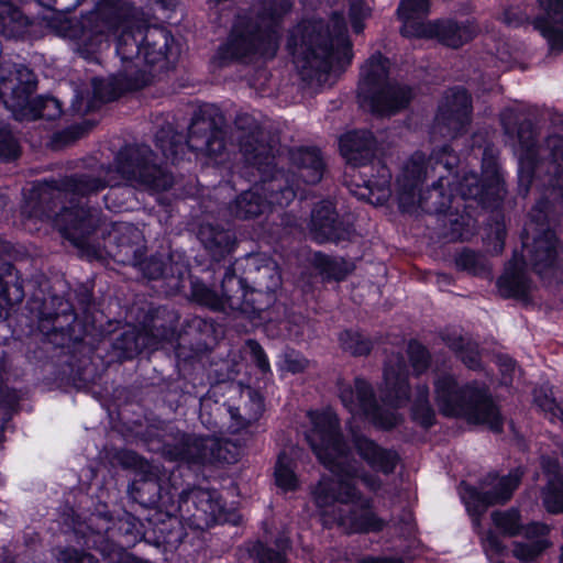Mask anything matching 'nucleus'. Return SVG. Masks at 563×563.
Masks as SVG:
<instances>
[{"instance_id": "f257e3e1", "label": "nucleus", "mask_w": 563, "mask_h": 563, "mask_svg": "<svg viewBox=\"0 0 563 563\" xmlns=\"http://www.w3.org/2000/svg\"><path fill=\"white\" fill-rule=\"evenodd\" d=\"M176 462L169 476L172 494L177 495V509L185 519L166 514L147 529L146 543L163 552H174L181 544H195L196 539L217 525L239 526L242 522L240 512V488L235 479L229 478L228 486L222 489L201 488L188 485L179 490L177 474L191 466H207L218 464L234 465L241 460H166Z\"/></svg>"}, {"instance_id": "f03ea898", "label": "nucleus", "mask_w": 563, "mask_h": 563, "mask_svg": "<svg viewBox=\"0 0 563 563\" xmlns=\"http://www.w3.org/2000/svg\"><path fill=\"white\" fill-rule=\"evenodd\" d=\"M112 166L76 173L57 180L36 184L29 192L21 213L27 219L53 223L67 239L80 242L98 223V212L80 199L97 195L107 187H118Z\"/></svg>"}, {"instance_id": "7ed1b4c3", "label": "nucleus", "mask_w": 563, "mask_h": 563, "mask_svg": "<svg viewBox=\"0 0 563 563\" xmlns=\"http://www.w3.org/2000/svg\"><path fill=\"white\" fill-rule=\"evenodd\" d=\"M288 48L303 81L310 86L325 84L334 60L350 63L352 58L343 14L334 12L330 22L302 21L291 31Z\"/></svg>"}, {"instance_id": "20e7f679", "label": "nucleus", "mask_w": 563, "mask_h": 563, "mask_svg": "<svg viewBox=\"0 0 563 563\" xmlns=\"http://www.w3.org/2000/svg\"><path fill=\"white\" fill-rule=\"evenodd\" d=\"M290 0H265L235 15L225 43L218 48L222 63L273 58L279 46L283 18L291 10Z\"/></svg>"}, {"instance_id": "39448f33", "label": "nucleus", "mask_w": 563, "mask_h": 563, "mask_svg": "<svg viewBox=\"0 0 563 563\" xmlns=\"http://www.w3.org/2000/svg\"><path fill=\"white\" fill-rule=\"evenodd\" d=\"M233 135L245 163L255 167L261 175L255 185L268 208L287 207L301 190L300 181L276 167L277 148L267 140L262 124L249 113H238Z\"/></svg>"}, {"instance_id": "423d86ee", "label": "nucleus", "mask_w": 563, "mask_h": 563, "mask_svg": "<svg viewBox=\"0 0 563 563\" xmlns=\"http://www.w3.org/2000/svg\"><path fill=\"white\" fill-rule=\"evenodd\" d=\"M38 2L57 13L75 9L81 0H38ZM139 10L122 0H99L96 7L78 19L58 14L47 22L53 33L60 37L76 41L86 52H92L109 33L136 18Z\"/></svg>"}, {"instance_id": "0eeeda50", "label": "nucleus", "mask_w": 563, "mask_h": 563, "mask_svg": "<svg viewBox=\"0 0 563 563\" xmlns=\"http://www.w3.org/2000/svg\"><path fill=\"white\" fill-rule=\"evenodd\" d=\"M433 386L434 400L443 416L483 424L496 433L503 431L504 417L484 384L473 382L460 386L453 375L440 373L434 377Z\"/></svg>"}, {"instance_id": "6e6552de", "label": "nucleus", "mask_w": 563, "mask_h": 563, "mask_svg": "<svg viewBox=\"0 0 563 563\" xmlns=\"http://www.w3.org/2000/svg\"><path fill=\"white\" fill-rule=\"evenodd\" d=\"M225 126L227 121L220 109L214 106H205L195 112L186 142L180 133L167 124L156 132V146L172 164L183 158L186 147L217 158L227 148Z\"/></svg>"}, {"instance_id": "1a4fd4ad", "label": "nucleus", "mask_w": 563, "mask_h": 563, "mask_svg": "<svg viewBox=\"0 0 563 563\" xmlns=\"http://www.w3.org/2000/svg\"><path fill=\"white\" fill-rule=\"evenodd\" d=\"M92 517L103 520V525L99 530H93L89 525L90 532L85 536L84 544L99 553L106 563H125L126 550L140 541L146 542L147 529L128 511L114 519L108 504L99 503Z\"/></svg>"}, {"instance_id": "9d476101", "label": "nucleus", "mask_w": 563, "mask_h": 563, "mask_svg": "<svg viewBox=\"0 0 563 563\" xmlns=\"http://www.w3.org/2000/svg\"><path fill=\"white\" fill-rule=\"evenodd\" d=\"M500 122L507 135H517L519 144L525 151L520 157L519 169V188L523 195L528 192L533 177L541 173L544 163L548 162L550 165H553L555 169L563 168L562 135H549L542 145H536L531 123L525 121L517 126L518 118L515 111H503Z\"/></svg>"}, {"instance_id": "9b49d317", "label": "nucleus", "mask_w": 563, "mask_h": 563, "mask_svg": "<svg viewBox=\"0 0 563 563\" xmlns=\"http://www.w3.org/2000/svg\"><path fill=\"white\" fill-rule=\"evenodd\" d=\"M35 74L24 65H16L7 75L0 76V98L14 119L56 120L62 113L60 102L53 97L31 99L36 89Z\"/></svg>"}, {"instance_id": "f8f14e48", "label": "nucleus", "mask_w": 563, "mask_h": 563, "mask_svg": "<svg viewBox=\"0 0 563 563\" xmlns=\"http://www.w3.org/2000/svg\"><path fill=\"white\" fill-rule=\"evenodd\" d=\"M550 202L540 200L529 213L525 227V257L534 272L542 278H549L563 269V246L550 228L548 210Z\"/></svg>"}, {"instance_id": "ddd939ff", "label": "nucleus", "mask_w": 563, "mask_h": 563, "mask_svg": "<svg viewBox=\"0 0 563 563\" xmlns=\"http://www.w3.org/2000/svg\"><path fill=\"white\" fill-rule=\"evenodd\" d=\"M174 38L172 33L162 26L139 25L126 26L120 34L117 43V53L122 63L139 64V69H164L172 55Z\"/></svg>"}, {"instance_id": "4468645a", "label": "nucleus", "mask_w": 563, "mask_h": 563, "mask_svg": "<svg viewBox=\"0 0 563 563\" xmlns=\"http://www.w3.org/2000/svg\"><path fill=\"white\" fill-rule=\"evenodd\" d=\"M113 174L123 184L137 189L164 191L174 184L173 175L156 163L155 154L147 145H129L115 156Z\"/></svg>"}, {"instance_id": "2eb2a0df", "label": "nucleus", "mask_w": 563, "mask_h": 563, "mask_svg": "<svg viewBox=\"0 0 563 563\" xmlns=\"http://www.w3.org/2000/svg\"><path fill=\"white\" fill-rule=\"evenodd\" d=\"M338 396L353 416L369 420L375 427L390 430L402 422L396 410L383 409L377 402L373 386L363 377H355L353 384L338 379Z\"/></svg>"}, {"instance_id": "dca6fc26", "label": "nucleus", "mask_w": 563, "mask_h": 563, "mask_svg": "<svg viewBox=\"0 0 563 563\" xmlns=\"http://www.w3.org/2000/svg\"><path fill=\"white\" fill-rule=\"evenodd\" d=\"M152 80V73L146 69H139V64L122 63V70L118 75L106 79L93 78L91 81L92 100L87 101L85 109L77 104H74V109L77 112H89L97 108L99 103L113 101L126 91L142 89L150 85Z\"/></svg>"}, {"instance_id": "f3484780", "label": "nucleus", "mask_w": 563, "mask_h": 563, "mask_svg": "<svg viewBox=\"0 0 563 563\" xmlns=\"http://www.w3.org/2000/svg\"><path fill=\"white\" fill-rule=\"evenodd\" d=\"M312 429L306 435L317 457H347L352 453L351 445L345 441L338 415L327 409L309 412Z\"/></svg>"}, {"instance_id": "a211bd4d", "label": "nucleus", "mask_w": 563, "mask_h": 563, "mask_svg": "<svg viewBox=\"0 0 563 563\" xmlns=\"http://www.w3.org/2000/svg\"><path fill=\"white\" fill-rule=\"evenodd\" d=\"M471 108L466 90H450L439 106L431 131L432 139H455L464 133L471 123Z\"/></svg>"}, {"instance_id": "6ab92c4d", "label": "nucleus", "mask_w": 563, "mask_h": 563, "mask_svg": "<svg viewBox=\"0 0 563 563\" xmlns=\"http://www.w3.org/2000/svg\"><path fill=\"white\" fill-rule=\"evenodd\" d=\"M103 247L115 262L131 266L140 264L146 251L141 230L126 222L111 225L103 235Z\"/></svg>"}, {"instance_id": "aec40b11", "label": "nucleus", "mask_w": 563, "mask_h": 563, "mask_svg": "<svg viewBox=\"0 0 563 563\" xmlns=\"http://www.w3.org/2000/svg\"><path fill=\"white\" fill-rule=\"evenodd\" d=\"M435 163L441 165L445 170V175L441 174L439 179L432 185L431 188L424 192L416 191V207H419L427 213H442L451 208L454 200L453 181L456 176L452 173V167L456 161L454 155H451L450 147L444 145L440 153H437Z\"/></svg>"}, {"instance_id": "412c9836", "label": "nucleus", "mask_w": 563, "mask_h": 563, "mask_svg": "<svg viewBox=\"0 0 563 563\" xmlns=\"http://www.w3.org/2000/svg\"><path fill=\"white\" fill-rule=\"evenodd\" d=\"M112 465L117 461L123 468L139 467L141 473L130 483L128 493L140 506L150 509L162 506V485L159 483L158 467L155 462L159 460H108Z\"/></svg>"}, {"instance_id": "4be33fe9", "label": "nucleus", "mask_w": 563, "mask_h": 563, "mask_svg": "<svg viewBox=\"0 0 563 563\" xmlns=\"http://www.w3.org/2000/svg\"><path fill=\"white\" fill-rule=\"evenodd\" d=\"M228 440L216 437L177 433L164 446L163 454L169 457H227L233 455Z\"/></svg>"}, {"instance_id": "5701e85b", "label": "nucleus", "mask_w": 563, "mask_h": 563, "mask_svg": "<svg viewBox=\"0 0 563 563\" xmlns=\"http://www.w3.org/2000/svg\"><path fill=\"white\" fill-rule=\"evenodd\" d=\"M406 32L417 34L422 38H435L439 43L451 48H460L472 41L478 33L474 22L466 20L457 22L455 20H435L428 21L427 25H408Z\"/></svg>"}, {"instance_id": "b1692460", "label": "nucleus", "mask_w": 563, "mask_h": 563, "mask_svg": "<svg viewBox=\"0 0 563 563\" xmlns=\"http://www.w3.org/2000/svg\"><path fill=\"white\" fill-rule=\"evenodd\" d=\"M434 156L432 155L427 162L426 155L416 152L405 163L401 174L397 179L398 183V200L402 211H411L416 206V191L428 177L430 170H434L431 165Z\"/></svg>"}, {"instance_id": "393cba45", "label": "nucleus", "mask_w": 563, "mask_h": 563, "mask_svg": "<svg viewBox=\"0 0 563 563\" xmlns=\"http://www.w3.org/2000/svg\"><path fill=\"white\" fill-rule=\"evenodd\" d=\"M382 394L384 402L394 409L407 406L410 400L407 364L400 353H393L385 363Z\"/></svg>"}, {"instance_id": "a878e982", "label": "nucleus", "mask_w": 563, "mask_h": 563, "mask_svg": "<svg viewBox=\"0 0 563 563\" xmlns=\"http://www.w3.org/2000/svg\"><path fill=\"white\" fill-rule=\"evenodd\" d=\"M136 266L148 279H163L166 292L177 294L184 287L185 279L189 273L187 265L183 262H175L170 256L154 255L150 258H141Z\"/></svg>"}, {"instance_id": "bb28decb", "label": "nucleus", "mask_w": 563, "mask_h": 563, "mask_svg": "<svg viewBox=\"0 0 563 563\" xmlns=\"http://www.w3.org/2000/svg\"><path fill=\"white\" fill-rule=\"evenodd\" d=\"M165 339L164 331L144 325L142 328H129L113 342V349L120 353L123 358H133L143 350H157Z\"/></svg>"}, {"instance_id": "cd10ccee", "label": "nucleus", "mask_w": 563, "mask_h": 563, "mask_svg": "<svg viewBox=\"0 0 563 563\" xmlns=\"http://www.w3.org/2000/svg\"><path fill=\"white\" fill-rule=\"evenodd\" d=\"M290 176L302 185H316L321 181L325 165L321 153L314 147H296L288 151Z\"/></svg>"}, {"instance_id": "c85d7f7f", "label": "nucleus", "mask_w": 563, "mask_h": 563, "mask_svg": "<svg viewBox=\"0 0 563 563\" xmlns=\"http://www.w3.org/2000/svg\"><path fill=\"white\" fill-rule=\"evenodd\" d=\"M489 165L492 167L489 185L481 184L478 176L474 173H467L461 179L455 175L456 178L452 179L455 186L453 192L460 195L462 199H474L483 205L499 199L503 190L499 176L495 163L490 162Z\"/></svg>"}, {"instance_id": "c756f323", "label": "nucleus", "mask_w": 563, "mask_h": 563, "mask_svg": "<svg viewBox=\"0 0 563 563\" xmlns=\"http://www.w3.org/2000/svg\"><path fill=\"white\" fill-rule=\"evenodd\" d=\"M497 290L503 298H514L528 302L534 289L521 260L514 257L497 279Z\"/></svg>"}, {"instance_id": "7c9ffc66", "label": "nucleus", "mask_w": 563, "mask_h": 563, "mask_svg": "<svg viewBox=\"0 0 563 563\" xmlns=\"http://www.w3.org/2000/svg\"><path fill=\"white\" fill-rule=\"evenodd\" d=\"M412 98V91L408 86L389 81L373 93V98L365 99L361 104L368 107L374 113L390 115L406 108Z\"/></svg>"}, {"instance_id": "2f4dec72", "label": "nucleus", "mask_w": 563, "mask_h": 563, "mask_svg": "<svg viewBox=\"0 0 563 563\" xmlns=\"http://www.w3.org/2000/svg\"><path fill=\"white\" fill-rule=\"evenodd\" d=\"M377 142L372 132L366 130L353 131L340 139V151L349 164L355 167L373 163Z\"/></svg>"}, {"instance_id": "473e14b6", "label": "nucleus", "mask_w": 563, "mask_h": 563, "mask_svg": "<svg viewBox=\"0 0 563 563\" xmlns=\"http://www.w3.org/2000/svg\"><path fill=\"white\" fill-rule=\"evenodd\" d=\"M23 299V285L13 273L7 245L0 242V317L7 318L9 310Z\"/></svg>"}, {"instance_id": "72a5a7b5", "label": "nucleus", "mask_w": 563, "mask_h": 563, "mask_svg": "<svg viewBox=\"0 0 563 563\" xmlns=\"http://www.w3.org/2000/svg\"><path fill=\"white\" fill-rule=\"evenodd\" d=\"M311 232L318 242H338L349 234L347 227L338 220V214L329 202H321L314 207L311 214Z\"/></svg>"}, {"instance_id": "f704fd0d", "label": "nucleus", "mask_w": 563, "mask_h": 563, "mask_svg": "<svg viewBox=\"0 0 563 563\" xmlns=\"http://www.w3.org/2000/svg\"><path fill=\"white\" fill-rule=\"evenodd\" d=\"M265 409L262 395L250 386L240 388L239 401L229 407L234 431L247 428L256 422Z\"/></svg>"}, {"instance_id": "c9c22d12", "label": "nucleus", "mask_w": 563, "mask_h": 563, "mask_svg": "<svg viewBox=\"0 0 563 563\" xmlns=\"http://www.w3.org/2000/svg\"><path fill=\"white\" fill-rule=\"evenodd\" d=\"M389 62L379 52L373 54L363 65L357 87L360 102L373 98L388 80Z\"/></svg>"}, {"instance_id": "e433bc0d", "label": "nucleus", "mask_w": 563, "mask_h": 563, "mask_svg": "<svg viewBox=\"0 0 563 563\" xmlns=\"http://www.w3.org/2000/svg\"><path fill=\"white\" fill-rule=\"evenodd\" d=\"M375 166L377 175L364 179L363 184L353 183L350 191L361 200H366L373 205H383L390 197L391 173L379 161L376 162Z\"/></svg>"}, {"instance_id": "4c0bfd02", "label": "nucleus", "mask_w": 563, "mask_h": 563, "mask_svg": "<svg viewBox=\"0 0 563 563\" xmlns=\"http://www.w3.org/2000/svg\"><path fill=\"white\" fill-rule=\"evenodd\" d=\"M545 11V16L538 18L533 24L548 40L551 51L563 49V29L554 24H563V0H538Z\"/></svg>"}, {"instance_id": "58836bf2", "label": "nucleus", "mask_w": 563, "mask_h": 563, "mask_svg": "<svg viewBox=\"0 0 563 563\" xmlns=\"http://www.w3.org/2000/svg\"><path fill=\"white\" fill-rule=\"evenodd\" d=\"M273 544L274 548L261 539L249 541L246 551L251 563H288L291 539L285 532H278L273 539Z\"/></svg>"}, {"instance_id": "ea45409f", "label": "nucleus", "mask_w": 563, "mask_h": 563, "mask_svg": "<svg viewBox=\"0 0 563 563\" xmlns=\"http://www.w3.org/2000/svg\"><path fill=\"white\" fill-rule=\"evenodd\" d=\"M198 238L216 261H221L230 254L235 244V236L230 230L213 224H202Z\"/></svg>"}, {"instance_id": "a19ab883", "label": "nucleus", "mask_w": 563, "mask_h": 563, "mask_svg": "<svg viewBox=\"0 0 563 563\" xmlns=\"http://www.w3.org/2000/svg\"><path fill=\"white\" fill-rule=\"evenodd\" d=\"M249 279L254 292L266 296L267 305L275 300L274 292L280 286V275L275 263L265 261L257 265L252 262Z\"/></svg>"}, {"instance_id": "79ce46f5", "label": "nucleus", "mask_w": 563, "mask_h": 563, "mask_svg": "<svg viewBox=\"0 0 563 563\" xmlns=\"http://www.w3.org/2000/svg\"><path fill=\"white\" fill-rule=\"evenodd\" d=\"M336 522L345 527L350 534L379 533L386 527V521L375 511H356L350 509L346 514H340Z\"/></svg>"}, {"instance_id": "37998d69", "label": "nucleus", "mask_w": 563, "mask_h": 563, "mask_svg": "<svg viewBox=\"0 0 563 563\" xmlns=\"http://www.w3.org/2000/svg\"><path fill=\"white\" fill-rule=\"evenodd\" d=\"M268 210L267 201L255 184L229 205L230 214L241 220L255 219Z\"/></svg>"}, {"instance_id": "c03bdc74", "label": "nucleus", "mask_w": 563, "mask_h": 563, "mask_svg": "<svg viewBox=\"0 0 563 563\" xmlns=\"http://www.w3.org/2000/svg\"><path fill=\"white\" fill-rule=\"evenodd\" d=\"M223 310L230 308L232 310L241 309L242 302L246 296L244 280L236 276L234 271L229 267L221 282V295Z\"/></svg>"}, {"instance_id": "a18cd8bd", "label": "nucleus", "mask_w": 563, "mask_h": 563, "mask_svg": "<svg viewBox=\"0 0 563 563\" xmlns=\"http://www.w3.org/2000/svg\"><path fill=\"white\" fill-rule=\"evenodd\" d=\"M411 418L423 428H430L435 421V411L429 399V387L427 384H418L415 387L411 402Z\"/></svg>"}, {"instance_id": "49530a36", "label": "nucleus", "mask_w": 563, "mask_h": 563, "mask_svg": "<svg viewBox=\"0 0 563 563\" xmlns=\"http://www.w3.org/2000/svg\"><path fill=\"white\" fill-rule=\"evenodd\" d=\"M358 460H318V462L327 470L334 471L338 467L350 477L358 478L362 484L371 492H378L382 488V479L375 473L367 471H358L352 466L351 462H357Z\"/></svg>"}, {"instance_id": "de8ad7c7", "label": "nucleus", "mask_w": 563, "mask_h": 563, "mask_svg": "<svg viewBox=\"0 0 563 563\" xmlns=\"http://www.w3.org/2000/svg\"><path fill=\"white\" fill-rule=\"evenodd\" d=\"M429 1L428 0H402L398 8L399 19L402 21L400 32L406 37H418L417 34H409L406 27L410 25H427L428 22L420 20L421 16L428 14Z\"/></svg>"}, {"instance_id": "09e8293b", "label": "nucleus", "mask_w": 563, "mask_h": 563, "mask_svg": "<svg viewBox=\"0 0 563 563\" xmlns=\"http://www.w3.org/2000/svg\"><path fill=\"white\" fill-rule=\"evenodd\" d=\"M443 340L468 368L477 369L481 367V358L476 343L457 333L448 334Z\"/></svg>"}, {"instance_id": "8fccbe9b", "label": "nucleus", "mask_w": 563, "mask_h": 563, "mask_svg": "<svg viewBox=\"0 0 563 563\" xmlns=\"http://www.w3.org/2000/svg\"><path fill=\"white\" fill-rule=\"evenodd\" d=\"M26 25L22 12L9 0H0V34L11 37L20 33Z\"/></svg>"}, {"instance_id": "3c124183", "label": "nucleus", "mask_w": 563, "mask_h": 563, "mask_svg": "<svg viewBox=\"0 0 563 563\" xmlns=\"http://www.w3.org/2000/svg\"><path fill=\"white\" fill-rule=\"evenodd\" d=\"M492 521L505 537L512 538L521 536L523 523L521 522L520 510L516 507H511L507 510L493 511Z\"/></svg>"}, {"instance_id": "603ef678", "label": "nucleus", "mask_w": 563, "mask_h": 563, "mask_svg": "<svg viewBox=\"0 0 563 563\" xmlns=\"http://www.w3.org/2000/svg\"><path fill=\"white\" fill-rule=\"evenodd\" d=\"M542 503L551 515L563 514V475L555 473L542 490Z\"/></svg>"}, {"instance_id": "864d4df0", "label": "nucleus", "mask_w": 563, "mask_h": 563, "mask_svg": "<svg viewBox=\"0 0 563 563\" xmlns=\"http://www.w3.org/2000/svg\"><path fill=\"white\" fill-rule=\"evenodd\" d=\"M62 317L70 319L71 321L75 319L73 316L70 305L67 301H65L62 297H51L49 301L45 300L42 307L38 309L40 321L53 322L52 329H56L54 323Z\"/></svg>"}, {"instance_id": "5fc2aeb1", "label": "nucleus", "mask_w": 563, "mask_h": 563, "mask_svg": "<svg viewBox=\"0 0 563 563\" xmlns=\"http://www.w3.org/2000/svg\"><path fill=\"white\" fill-rule=\"evenodd\" d=\"M522 474L520 468L511 470L490 488L499 505H505L512 498L515 490L521 483Z\"/></svg>"}, {"instance_id": "6e6d98bb", "label": "nucleus", "mask_w": 563, "mask_h": 563, "mask_svg": "<svg viewBox=\"0 0 563 563\" xmlns=\"http://www.w3.org/2000/svg\"><path fill=\"white\" fill-rule=\"evenodd\" d=\"M349 432L352 437L353 448L361 457H397L396 454L386 452L373 440L357 432L350 423Z\"/></svg>"}, {"instance_id": "4d7b16f0", "label": "nucleus", "mask_w": 563, "mask_h": 563, "mask_svg": "<svg viewBox=\"0 0 563 563\" xmlns=\"http://www.w3.org/2000/svg\"><path fill=\"white\" fill-rule=\"evenodd\" d=\"M551 545L548 539H537L529 542L517 541L514 543L512 554L522 563H532L541 556Z\"/></svg>"}, {"instance_id": "13d9d810", "label": "nucleus", "mask_w": 563, "mask_h": 563, "mask_svg": "<svg viewBox=\"0 0 563 563\" xmlns=\"http://www.w3.org/2000/svg\"><path fill=\"white\" fill-rule=\"evenodd\" d=\"M461 488L463 490L462 500L465 505V509L472 520L478 523L483 515L486 512L483 498L481 496V489L474 485L466 484L465 482L461 483Z\"/></svg>"}, {"instance_id": "bf43d9fd", "label": "nucleus", "mask_w": 563, "mask_h": 563, "mask_svg": "<svg viewBox=\"0 0 563 563\" xmlns=\"http://www.w3.org/2000/svg\"><path fill=\"white\" fill-rule=\"evenodd\" d=\"M274 481L277 488L284 493H295L300 488V482L294 467L285 463V460H276Z\"/></svg>"}, {"instance_id": "052dcab7", "label": "nucleus", "mask_w": 563, "mask_h": 563, "mask_svg": "<svg viewBox=\"0 0 563 563\" xmlns=\"http://www.w3.org/2000/svg\"><path fill=\"white\" fill-rule=\"evenodd\" d=\"M455 264L459 269L472 275H484L489 271L485 256L471 250L461 252L455 258Z\"/></svg>"}, {"instance_id": "680f3d73", "label": "nucleus", "mask_w": 563, "mask_h": 563, "mask_svg": "<svg viewBox=\"0 0 563 563\" xmlns=\"http://www.w3.org/2000/svg\"><path fill=\"white\" fill-rule=\"evenodd\" d=\"M331 472L338 475L336 503L343 505L355 504L356 500H358L361 497V490L356 487L355 483L353 482L355 477H350L344 472L340 471L338 467H334V471Z\"/></svg>"}, {"instance_id": "e2e57ef3", "label": "nucleus", "mask_w": 563, "mask_h": 563, "mask_svg": "<svg viewBox=\"0 0 563 563\" xmlns=\"http://www.w3.org/2000/svg\"><path fill=\"white\" fill-rule=\"evenodd\" d=\"M472 218L468 214L449 213L444 218V227H449L451 240H464L472 234Z\"/></svg>"}, {"instance_id": "0e129e2a", "label": "nucleus", "mask_w": 563, "mask_h": 563, "mask_svg": "<svg viewBox=\"0 0 563 563\" xmlns=\"http://www.w3.org/2000/svg\"><path fill=\"white\" fill-rule=\"evenodd\" d=\"M342 347L355 356L367 355L372 347V341L360 332L345 331L340 335Z\"/></svg>"}, {"instance_id": "69168bd1", "label": "nucleus", "mask_w": 563, "mask_h": 563, "mask_svg": "<svg viewBox=\"0 0 563 563\" xmlns=\"http://www.w3.org/2000/svg\"><path fill=\"white\" fill-rule=\"evenodd\" d=\"M319 265L328 277L335 280L344 279L354 269L353 263L341 257L322 256Z\"/></svg>"}, {"instance_id": "338daca9", "label": "nucleus", "mask_w": 563, "mask_h": 563, "mask_svg": "<svg viewBox=\"0 0 563 563\" xmlns=\"http://www.w3.org/2000/svg\"><path fill=\"white\" fill-rule=\"evenodd\" d=\"M314 504L318 508L333 506L338 501L336 483L330 478H322L312 490Z\"/></svg>"}, {"instance_id": "774afa93", "label": "nucleus", "mask_w": 563, "mask_h": 563, "mask_svg": "<svg viewBox=\"0 0 563 563\" xmlns=\"http://www.w3.org/2000/svg\"><path fill=\"white\" fill-rule=\"evenodd\" d=\"M191 297L195 301L212 310L222 311V301L219 294L200 282H191Z\"/></svg>"}]
</instances>
